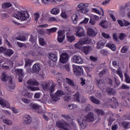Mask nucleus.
Instances as JSON below:
<instances>
[{"mask_svg":"<svg viewBox=\"0 0 130 130\" xmlns=\"http://www.w3.org/2000/svg\"><path fill=\"white\" fill-rule=\"evenodd\" d=\"M85 108L86 112H89V111H91V110H92L93 107H92V106H91V105L89 104H86L85 105Z\"/></svg>","mask_w":130,"mask_h":130,"instance_id":"obj_35","label":"nucleus"},{"mask_svg":"<svg viewBox=\"0 0 130 130\" xmlns=\"http://www.w3.org/2000/svg\"><path fill=\"white\" fill-rule=\"evenodd\" d=\"M3 122L8 125H12L13 124V122L8 119H3Z\"/></svg>","mask_w":130,"mask_h":130,"instance_id":"obj_43","label":"nucleus"},{"mask_svg":"<svg viewBox=\"0 0 130 130\" xmlns=\"http://www.w3.org/2000/svg\"><path fill=\"white\" fill-rule=\"evenodd\" d=\"M59 9L58 8H54L51 10L50 13L52 15H58V14H59Z\"/></svg>","mask_w":130,"mask_h":130,"instance_id":"obj_28","label":"nucleus"},{"mask_svg":"<svg viewBox=\"0 0 130 130\" xmlns=\"http://www.w3.org/2000/svg\"><path fill=\"white\" fill-rule=\"evenodd\" d=\"M22 94L23 96H24L25 98H28V99H31V98L33 97V93H30L26 90L23 91Z\"/></svg>","mask_w":130,"mask_h":130,"instance_id":"obj_20","label":"nucleus"},{"mask_svg":"<svg viewBox=\"0 0 130 130\" xmlns=\"http://www.w3.org/2000/svg\"><path fill=\"white\" fill-rule=\"evenodd\" d=\"M66 83H67V84L69 85V86H71V87H72V88L75 89V90H78V85L75 84V82L72 79L66 78Z\"/></svg>","mask_w":130,"mask_h":130,"instance_id":"obj_13","label":"nucleus"},{"mask_svg":"<svg viewBox=\"0 0 130 130\" xmlns=\"http://www.w3.org/2000/svg\"><path fill=\"white\" fill-rule=\"evenodd\" d=\"M95 96L100 99V98L102 97V94L101 93V92L97 91L95 93Z\"/></svg>","mask_w":130,"mask_h":130,"instance_id":"obj_58","label":"nucleus"},{"mask_svg":"<svg viewBox=\"0 0 130 130\" xmlns=\"http://www.w3.org/2000/svg\"><path fill=\"white\" fill-rule=\"evenodd\" d=\"M25 66L26 67V66H30L31 64V60L29 59V58H26L25 59Z\"/></svg>","mask_w":130,"mask_h":130,"instance_id":"obj_53","label":"nucleus"},{"mask_svg":"<svg viewBox=\"0 0 130 130\" xmlns=\"http://www.w3.org/2000/svg\"><path fill=\"white\" fill-rule=\"evenodd\" d=\"M128 6L129 4H125V7L122 6L120 8V12L122 13V14H124V13H126L127 11H128Z\"/></svg>","mask_w":130,"mask_h":130,"instance_id":"obj_24","label":"nucleus"},{"mask_svg":"<svg viewBox=\"0 0 130 130\" xmlns=\"http://www.w3.org/2000/svg\"><path fill=\"white\" fill-rule=\"evenodd\" d=\"M28 90H31V91H37L40 89L38 87H32V86H27Z\"/></svg>","mask_w":130,"mask_h":130,"instance_id":"obj_46","label":"nucleus"},{"mask_svg":"<svg viewBox=\"0 0 130 130\" xmlns=\"http://www.w3.org/2000/svg\"><path fill=\"white\" fill-rule=\"evenodd\" d=\"M50 85L49 83L43 82L42 84V87L44 90H48L49 89V92L50 93V96L52 95V93L54 92V85L52 84L51 85L50 88H49Z\"/></svg>","mask_w":130,"mask_h":130,"instance_id":"obj_5","label":"nucleus"},{"mask_svg":"<svg viewBox=\"0 0 130 130\" xmlns=\"http://www.w3.org/2000/svg\"><path fill=\"white\" fill-rule=\"evenodd\" d=\"M0 104L2 106H6V101L2 98H0Z\"/></svg>","mask_w":130,"mask_h":130,"instance_id":"obj_54","label":"nucleus"},{"mask_svg":"<svg viewBox=\"0 0 130 130\" xmlns=\"http://www.w3.org/2000/svg\"><path fill=\"white\" fill-rule=\"evenodd\" d=\"M90 101H91V102H92L94 104H96L97 105H100V104H101V101L96 99L95 96H90Z\"/></svg>","mask_w":130,"mask_h":130,"instance_id":"obj_23","label":"nucleus"},{"mask_svg":"<svg viewBox=\"0 0 130 130\" xmlns=\"http://www.w3.org/2000/svg\"><path fill=\"white\" fill-rule=\"evenodd\" d=\"M58 37L57 38V41L59 42V43H62L63 40H64V37L66 36L64 35V30H60L58 31Z\"/></svg>","mask_w":130,"mask_h":130,"instance_id":"obj_9","label":"nucleus"},{"mask_svg":"<svg viewBox=\"0 0 130 130\" xmlns=\"http://www.w3.org/2000/svg\"><path fill=\"white\" fill-rule=\"evenodd\" d=\"M109 102H112V104L111 105V108H113V109H116V108L118 107V102H117V99H116L115 98L113 97L111 99H109Z\"/></svg>","mask_w":130,"mask_h":130,"instance_id":"obj_10","label":"nucleus"},{"mask_svg":"<svg viewBox=\"0 0 130 130\" xmlns=\"http://www.w3.org/2000/svg\"><path fill=\"white\" fill-rule=\"evenodd\" d=\"M13 16L17 20H21V21H25L29 18L28 12L25 11H18V13L14 14Z\"/></svg>","mask_w":130,"mask_h":130,"instance_id":"obj_2","label":"nucleus"},{"mask_svg":"<svg viewBox=\"0 0 130 130\" xmlns=\"http://www.w3.org/2000/svg\"><path fill=\"white\" fill-rule=\"evenodd\" d=\"M63 99L64 101H66V102H68V101H70V100H71V96L67 94L64 96Z\"/></svg>","mask_w":130,"mask_h":130,"instance_id":"obj_52","label":"nucleus"},{"mask_svg":"<svg viewBox=\"0 0 130 130\" xmlns=\"http://www.w3.org/2000/svg\"><path fill=\"white\" fill-rule=\"evenodd\" d=\"M106 46L109 47V48H110L113 51L116 49V47L113 44L108 43L107 44Z\"/></svg>","mask_w":130,"mask_h":130,"instance_id":"obj_38","label":"nucleus"},{"mask_svg":"<svg viewBox=\"0 0 130 130\" xmlns=\"http://www.w3.org/2000/svg\"><path fill=\"white\" fill-rule=\"evenodd\" d=\"M120 89H122V90L127 89H129V87H128L127 85L123 84L121 86Z\"/></svg>","mask_w":130,"mask_h":130,"instance_id":"obj_63","label":"nucleus"},{"mask_svg":"<svg viewBox=\"0 0 130 130\" xmlns=\"http://www.w3.org/2000/svg\"><path fill=\"white\" fill-rule=\"evenodd\" d=\"M82 50L85 53V54H88L92 50V47L90 46L83 47Z\"/></svg>","mask_w":130,"mask_h":130,"instance_id":"obj_25","label":"nucleus"},{"mask_svg":"<svg viewBox=\"0 0 130 130\" xmlns=\"http://www.w3.org/2000/svg\"><path fill=\"white\" fill-rule=\"evenodd\" d=\"M15 72L17 75H19V77H21L23 78V76H24V73L23 72V69H16Z\"/></svg>","mask_w":130,"mask_h":130,"instance_id":"obj_32","label":"nucleus"},{"mask_svg":"<svg viewBox=\"0 0 130 130\" xmlns=\"http://www.w3.org/2000/svg\"><path fill=\"white\" fill-rule=\"evenodd\" d=\"M9 81V84H8V89L11 92L13 91V90L15 89V87H16V85L15 83H13V79L12 77H9L8 78Z\"/></svg>","mask_w":130,"mask_h":130,"instance_id":"obj_14","label":"nucleus"},{"mask_svg":"<svg viewBox=\"0 0 130 130\" xmlns=\"http://www.w3.org/2000/svg\"><path fill=\"white\" fill-rule=\"evenodd\" d=\"M75 31H76L75 35H76V36H78V37H83L84 36H86L85 30H84L83 27L78 26L76 27Z\"/></svg>","mask_w":130,"mask_h":130,"instance_id":"obj_8","label":"nucleus"},{"mask_svg":"<svg viewBox=\"0 0 130 130\" xmlns=\"http://www.w3.org/2000/svg\"><path fill=\"white\" fill-rule=\"evenodd\" d=\"M34 17L35 21H36V22H38V19L40 18V14H39V13L38 12L35 13L34 14Z\"/></svg>","mask_w":130,"mask_h":130,"instance_id":"obj_44","label":"nucleus"},{"mask_svg":"<svg viewBox=\"0 0 130 130\" xmlns=\"http://www.w3.org/2000/svg\"><path fill=\"white\" fill-rule=\"evenodd\" d=\"M63 95H64L63 91L60 90H58L54 95H51V100H48V103H52V101L54 102L58 101V100H59V98Z\"/></svg>","mask_w":130,"mask_h":130,"instance_id":"obj_3","label":"nucleus"},{"mask_svg":"<svg viewBox=\"0 0 130 130\" xmlns=\"http://www.w3.org/2000/svg\"><path fill=\"white\" fill-rule=\"evenodd\" d=\"M4 54H5L6 55H8V56H12V55L14 54V51H13L12 49H6Z\"/></svg>","mask_w":130,"mask_h":130,"instance_id":"obj_33","label":"nucleus"},{"mask_svg":"<svg viewBox=\"0 0 130 130\" xmlns=\"http://www.w3.org/2000/svg\"><path fill=\"white\" fill-rule=\"evenodd\" d=\"M2 7L3 9H8V8L12 7V4L10 3H4L2 4Z\"/></svg>","mask_w":130,"mask_h":130,"instance_id":"obj_40","label":"nucleus"},{"mask_svg":"<svg viewBox=\"0 0 130 130\" xmlns=\"http://www.w3.org/2000/svg\"><path fill=\"white\" fill-rule=\"evenodd\" d=\"M89 22V18H85L84 19L80 22V24H87Z\"/></svg>","mask_w":130,"mask_h":130,"instance_id":"obj_61","label":"nucleus"},{"mask_svg":"<svg viewBox=\"0 0 130 130\" xmlns=\"http://www.w3.org/2000/svg\"><path fill=\"white\" fill-rule=\"evenodd\" d=\"M68 109H70V110H72V109H75V108H77V105L75 104H71L69 105L67 107Z\"/></svg>","mask_w":130,"mask_h":130,"instance_id":"obj_48","label":"nucleus"},{"mask_svg":"<svg viewBox=\"0 0 130 130\" xmlns=\"http://www.w3.org/2000/svg\"><path fill=\"white\" fill-rule=\"evenodd\" d=\"M128 49H127V47L126 46H124L121 50V52H122V53H125L126 52V51H127Z\"/></svg>","mask_w":130,"mask_h":130,"instance_id":"obj_56","label":"nucleus"},{"mask_svg":"<svg viewBox=\"0 0 130 130\" xmlns=\"http://www.w3.org/2000/svg\"><path fill=\"white\" fill-rule=\"evenodd\" d=\"M56 30H57V28L53 27L50 29H47V34H51V33H54V32H56Z\"/></svg>","mask_w":130,"mask_h":130,"instance_id":"obj_36","label":"nucleus"},{"mask_svg":"<svg viewBox=\"0 0 130 130\" xmlns=\"http://www.w3.org/2000/svg\"><path fill=\"white\" fill-rule=\"evenodd\" d=\"M88 6H86L85 4L81 3L78 6L77 11L80 13H82V14H87V12H88V9L86 8Z\"/></svg>","mask_w":130,"mask_h":130,"instance_id":"obj_7","label":"nucleus"},{"mask_svg":"<svg viewBox=\"0 0 130 130\" xmlns=\"http://www.w3.org/2000/svg\"><path fill=\"white\" fill-rule=\"evenodd\" d=\"M69 60V54L67 53H62L60 56V62L66 63Z\"/></svg>","mask_w":130,"mask_h":130,"instance_id":"obj_11","label":"nucleus"},{"mask_svg":"<svg viewBox=\"0 0 130 130\" xmlns=\"http://www.w3.org/2000/svg\"><path fill=\"white\" fill-rule=\"evenodd\" d=\"M30 108H32V109H34L35 110H37V109H39L40 108L39 105L37 104H31L30 105Z\"/></svg>","mask_w":130,"mask_h":130,"instance_id":"obj_42","label":"nucleus"},{"mask_svg":"<svg viewBox=\"0 0 130 130\" xmlns=\"http://www.w3.org/2000/svg\"><path fill=\"white\" fill-rule=\"evenodd\" d=\"M71 19L74 24H77V22H78V15L77 14H73Z\"/></svg>","mask_w":130,"mask_h":130,"instance_id":"obj_41","label":"nucleus"},{"mask_svg":"<svg viewBox=\"0 0 130 130\" xmlns=\"http://www.w3.org/2000/svg\"><path fill=\"white\" fill-rule=\"evenodd\" d=\"M96 113L98 114V115H104V114H105L104 111L100 109H98L96 110Z\"/></svg>","mask_w":130,"mask_h":130,"instance_id":"obj_50","label":"nucleus"},{"mask_svg":"<svg viewBox=\"0 0 130 130\" xmlns=\"http://www.w3.org/2000/svg\"><path fill=\"white\" fill-rule=\"evenodd\" d=\"M94 120H95L94 113L91 112L85 115L83 119L81 116H79L78 118V122L82 128H86L87 122H93Z\"/></svg>","mask_w":130,"mask_h":130,"instance_id":"obj_1","label":"nucleus"},{"mask_svg":"<svg viewBox=\"0 0 130 130\" xmlns=\"http://www.w3.org/2000/svg\"><path fill=\"white\" fill-rule=\"evenodd\" d=\"M23 120L24 124H30V123L32 122V118L29 116H28L27 117L25 116L23 118Z\"/></svg>","mask_w":130,"mask_h":130,"instance_id":"obj_18","label":"nucleus"},{"mask_svg":"<svg viewBox=\"0 0 130 130\" xmlns=\"http://www.w3.org/2000/svg\"><path fill=\"white\" fill-rule=\"evenodd\" d=\"M126 36V35H125V34L122 33L120 35L119 39L120 40H123V39H124V38H125Z\"/></svg>","mask_w":130,"mask_h":130,"instance_id":"obj_64","label":"nucleus"},{"mask_svg":"<svg viewBox=\"0 0 130 130\" xmlns=\"http://www.w3.org/2000/svg\"><path fill=\"white\" fill-rule=\"evenodd\" d=\"M117 74L119 76L121 79H122L123 75H122V71H121V68H119L117 70Z\"/></svg>","mask_w":130,"mask_h":130,"instance_id":"obj_45","label":"nucleus"},{"mask_svg":"<svg viewBox=\"0 0 130 130\" xmlns=\"http://www.w3.org/2000/svg\"><path fill=\"white\" fill-rule=\"evenodd\" d=\"M83 44H89L91 43V39L88 37L82 38L80 39Z\"/></svg>","mask_w":130,"mask_h":130,"instance_id":"obj_21","label":"nucleus"},{"mask_svg":"<svg viewBox=\"0 0 130 130\" xmlns=\"http://www.w3.org/2000/svg\"><path fill=\"white\" fill-rule=\"evenodd\" d=\"M89 23L90 25H92V26H94L95 25L96 22H95V20L93 19V18H90Z\"/></svg>","mask_w":130,"mask_h":130,"instance_id":"obj_60","label":"nucleus"},{"mask_svg":"<svg viewBox=\"0 0 130 130\" xmlns=\"http://www.w3.org/2000/svg\"><path fill=\"white\" fill-rule=\"evenodd\" d=\"M115 79V84H114V88H117L119 85H120V82H118L116 80V78L114 77Z\"/></svg>","mask_w":130,"mask_h":130,"instance_id":"obj_55","label":"nucleus"},{"mask_svg":"<svg viewBox=\"0 0 130 130\" xmlns=\"http://www.w3.org/2000/svg\"><path fill=\"white\" fill-rule=\"evenodd\" d=\"M16 39L21 41H26V37L24 36H19L18 37H16Z\"/></svg>","mask_w":130,"mask_h":130,"instance_id":"obj_47","label":"nucleus"},{"mask_svg":"<svg viewBox=\"0 0 130 130\" xmlns=\"http://www.w3.org/2000/svg\"><path fill=\"white\" fill-rule=\"evenodd\" d=\"M48 57L51 59V60L54 61V62H55L56 60H57V56L53 53H49L48 54Z\"/></svg>","mask_w":130,"mask_h":130,"instance_id":"obj_26","label":"nucleus"},{"mask_svg":"<svg viewBox=\"0 0 130 130\" xmlns=\"http://www.w3.org/2000/svg\"><path fill=\"white\" fill-rule=\"evenodd\" d=\"M74 75L77 77H81L83 75V68L81 66H77L74 65L73 66Z\"/></svg>","mask_w":130,"mask_h":130,"instance_id":"obj_6","label":"nucleus"},{"mask_svg":"<svg viewBox=\"0 0 130 130\" xmlns=\"http://www.w3.org/2000/svg\"><path fill=\"white\" fill-rule=\"evenodd\" d=\"M56 125L58 127H61L62 129L59 130H70L71 125L68 122H64L63 121H58L56 122Z\"/></svg>","mask_w":130,"mask_h":130,"instance_id":"obj_4","label":"nucleus"},{"mask_svg":"<svg viewBox=\"0 0 130 130\" xmlns=\"http://www.w3.org/2000/svg\"><path fill=\"white\" fill-rule=\"evenodd\" d=\"M82 45H83V43H82L81 40H80L78 43L75 44L74 46L78 49H81V48H82Z\"/></svg>","mask_w":130,"mask_h":130,"instance_id":"obj_37","label":"nucleus"},{"mask_svg":"<svg viewBox=\"0 0 130 130\" xmlns=\"http://www.w3.org/2000/svg\"><path fill=\"white\" fill-rule=\"evenodd\" d=\"M107 91L108 93V94H110V95H115L116 94V91L114 90V89L109 87L107 89Z\"/></svg>","mask_w":130,"mask_h":130,"instance_id":"obj_27","label":"nucleus"},{"mask_svg":"<svg viewBox=\"0 0 130 130\" xmlns=\"http://www.w3.org/2000/svg\"><path fill=\"white\" fill-rule=\"evenodd\" d=\"M73 99L74 101L80 102V93H79V92H76L73 95Z\"/></svg>","mask_w":130,"mask_h":130,"instance_id":"obj_29","label":"nucleus"},{"mask_svg":"<svg viewBox=\"0 0 130 130\" xmlns=\"http://www.w3.org/2000/svg\"><path fill=\"white\" fill-rule=\"evenodd\" d=\"M87 35L88 36L95 37V36L97 35V32H96V31L93 28L88 27L87 29Z\"/></svg>","mask_w":130,"mask_h":130,"instance_id":"obj_17","label":"nucleus"},{"mask_svg":"<svg viewBox=\"0 0 130 130\" xmlns=\"http://www.w3.org/2000/svg\"><path fill=\"white\" fill-rule=\"evenodd\" d=\"M108 126L107 127V129L108 130H110V127H111V124H112V122L114 121V119L112 118H110L108 119Z\"/></svg>","mask_w":130,"mask_h":130,"instance_id":"obj_39","label":"nucleus"},{"mask_svg":"<svg viewBox=\"0 0 130 130\" xmlns=\"http://www.w3.org/2000/svg\"><path fill=\"white\" fill-rule=\"evenodd\" d=\"M124 77L125 78V81L126 83H128L130 84V78H129V76L127 75V73H125L124 74Z\"/></svg>","mask_w":130,"mask_h":130,"instance_id":"obj_51","label":"nucleus"},{"mask_svg":"<svg viewBox=\"0 0 130 130\" xmlns=\"http://www.w3.org/2000/svg\"><path fill=\"white\" fill-rule=\"evenodd\" d=\"M72 61L75 63H78L79 64H82L84 61L81 56L79 55H74L72 58Z\"/></svg>","mask_w":130,"mask_h":130,"instance_id":"obj_12","label":"nucleus"},{"mask_svg":"<svg viewBox=\"0 0 130 130\" xmlns=\"http://www.w3.org/2000/svg\"><path fill=\"white\" fill-rule=\"evenodd\" d=\"M67 38L69 42H73V41H75L76 39L75 36L69 35H67Z\"/></svg>","mask_w":130,"mask_h":130,"instance_id":"obj_31","label":"nucleus"},{"mask_svg":"<svg viewBox=\"0 0 130 130\" xmlns=\"http://www.w3.org/2000/svg\"><path fill=\"white\" fill-rule=\"evenodd\" d=\"M9 78H12L11 76H8V74L6 72H3L1 75V79L3 82H9Z\"/></svg>","mask_w":130,"mask_h":130,"instance_id":"obj_19","label":"nucleus"},{"mask_svg":"<svg viewBox=\"0 0 130 130\" xmlns=\"http://www.w3.org/2000/svg\"><path fill=\"white\" fill-rule=\"evenodd\" d=\"M96 85L100 89L101 88V85H103L104 84V80L103 79H100L99 80H96Z\"/></svg>","mask_w":130,"mask_h":130,"instance_id":"obj_34","label":"nucleus"},{"mask_svg":"<svg viewBox=\"0 0 130 130\" xmlns=\"http://www.w3.org/2000/svg\"><path fill=\"white\" fill-rule=\"evenodd\" d=\"M27 84H28V85H30V86H38V85H39V83H38V82H37V80L32 79L27 81Z\"/></svg>","mask_w":130,"mask_h":130,"instance_id":"obj_22","label":"nucleus"},{"mask_svg":"<svg viewBox=\"0 0 130 130\" xmlns=\"http://www.w3.org/2000/svg\"><path fill=\"white\" fill-rule=\"evenodd\" d=\"M104 45H105V43L102 41H100L97 43V48L98 49H100L101 48H103L104 47Z\"/></svg>","mask_w":130,"mask_h":130,"instance_id":"obj_30","label":"nucleus"},{"mask_svg":"<svg viewBox=\"0 0 130 130\" xmlns=\"http://www.w3.org/2000/svg\"><path fill=\"white\" fill-rule=\"evenodd\" d=\"M107 72V70L106 69H104L102 71L100 72L99 73L100 77H102L103 75H105V74H106V72Z\"/></svg>","mask_w":130,"mask_h":130,"instance_id":"obj_62","label":"nucleus"},{"mask_svg":"<svg viewBox=\"0 0 130 130\" xmlns=\"http://www.w3.org/2000/svg\"><path fill=\"white\" fill-rule=\"evenodd\" d=\"M39 42L40 45H42V46H43V45H44V44L45 43V42H44V39L42 38H40L39 39Z\"/></svg>","mask_w":130,"mask_h":130,"instance_id":"obj_57","label":"nucleus"},{"mask_svg":"<svg viewBox=\"0 0 130 130\" xmlns=\"http://www.w3.org/2000/svg\"><path fill=\"white\" fill-rule=\"evenodd\" d=\"M40 70H41V66L39 63H36L34 64L32 66V73H36V74H38L39 72H40Z\"/></svg>","mask_w":130,"mask_h":130,"instance_id":"obj_16","label":"nucleus"},{"mask_svg":"<svg viewBox=\"0 0 130 130\" xmlns=\"http://www.w3.org/2000/svg\"><path fill=\"white\" fill-rule=\"evenodd\" d=\"M99 25L104 29H108L109 26H111L110 23H109L106 20H103L102 21H101L99 23Z\"/></svg>","mask_w":130,"mask_h":130,"instance_id":"obj_15","label":"nucleus"},{"mask_svg":"<svg viewBox=\"0 0 130 130\" xmlns=\"http://www.w3.org/2000/svg\"><path fill=\"white\" fill-rule=\"evenodd\" d=\"M102 35L103 37H104V38H106L107 39H109V38H110V36H109V35H108L105 32H103L102 34Z\"/></svg>","mask_w":130,"mask_h":130,"instance_id":"obj_59","label":"nucleus"},{"mask_svg":"<svg viewBox=\"0 0 130 130\" xmlns=\"http://www.w3.org/2000/svg\"><path fill=\"white\" fill-rule=\"evenodd\" d=\"M37 40V36H34L33 35H30V38L29 39V41L30 42H35Z\"/></svg>","mask_w":130,"mask_h":130,"instance_id":"obj_49","label":"nucleus"}]
</instances>
